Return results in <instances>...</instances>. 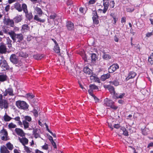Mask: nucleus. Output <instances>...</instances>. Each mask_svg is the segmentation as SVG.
Returning <instances> with one entry per match:
<instances>
[{"instance_id": "obj_11", "label": "nucleus", "mask_w": 153, "mask_h": 153, "mask_svg": "<svg viewBox=\"0 0 153 153\" xmlns=\"http://www.w3.org/2000/svg\"><path fill=\"white\" fill-rule=\"evenodd\" d=\"M119 66L117 64H114L108 68L109 73H113L119 68Z\"/></svg>"}, {"instance_id": "obj_41", "label": "nucleus", "mask_w": 153, "mask_h": 153, "mask_svg": "<svg viewBox=\"0 0 153 153\" xmlns=\"http://www.w3.org/2000/svg\"><path fill=\"white\" fill-rule=\"evenodd\" d=\"M24 150L27 153H30L31 151V149H30L28 147L26 146H24Z\"/></svg>"}, {"instance_id": "obj_5", "label": "nucleus", "mask_w": 153, "mask_h": 153, "mask_svg": "<svg viewBox=\"0 0 153 153\" xmlns=\"http://www.w3.org/2000/svg\"><path fill=\"white\" fill-rule=\"evenodd\" d=\"M16 105L19 108L23 109H26L28 108V105L23 101H18L16 102Z\"/></svg>"}, {"instance_id": "obj_26", "label": "nucleus", "mask_w": 153, "mask_h": 153, "mask_svg": "<svg viewBox=\"0 0 153 153\" xmlns=\"http://www.w3.org/2000/svg\"><path fill=\"white\" fill-rule=\"evenodd\" d=\"M6 145L7 149H8L10 150H12L13 148V145L10 142L7 143L6 144Z\"/></svg>"}, {"instance_id": "obj_58", "label": "nucleus", "mask_w": 153, "mask_h": 153, "mask_svg": "<svg viewBox=\"0 0 153 153\" xmlns=\"http://www.w3.org/2000/svg\"><path fill=\"white\" fill-rule=\"evenodd\" d=\"M95 1L94 0H91L88 3V4H92L94 3Z\"/></svg>"}, {"instance_id": "obj_27", "label": "nucleus", "mask_w": 153, "mask_h": 153, "mask_svg": "<svg viewBox=\"0 0 153 153\" xmlns=\"http://www.w3.org/2000/svg\"><path fill=\"white\" fill-rule=\"evenodd\" d=\"M142 133L144 135H147L149 132V129L146 128H145L142 130Z\"/></svg>"}, {"instance_id": "obj_2", "label": "nucleus", "mask_w": 153, "mask_h": 153, "mask_svg": "<svg viewBox=\"0 0 153 153\" xmlns=\"http://www.w3.org/2000/svg\"><path fill=\"white\" fill-rule=\"evenodd\" d=\"M8 34L10 35L11 38L14 41H15L16 39L21 40L23 39V37L22 34H16L14 31H10L9 32Z\"/></svg>"}, {"instance_id": "obj_35", "label": "nucleus", "mask_w": 153, "mask_h": 153, "mask_svg": "<svg viewBox=\"0 0 153 153\" xmlns=\"http://www.w3.org/2000/svg\"><path fill=\"white\" fill-rule=\"evenodd\" d=\"M125 94L124 93H121L120 94H117L116 95L117 98H123L125 96Z\"/></svg>"}, {"instance_id": "obj_19", "label": "nucleus", "mask_w": 153, "mask_h": 153, "mask_svg": "<svg viewBox=\"0 0 153 153\" xmlns=\"http://www.w3.org/2000/svg\"><path fill=\"white\" fill-rule=\"evenodd\" d=\"M15 131L16 134L18 135L21 136H23L24 135V133L22 129L19 128H16Z\"/></svg>"}, {"instance_id": "obj_62", "label": "nucleus", "mask_w": 153, "mask_h": 153, "mask_svg": "<svg viewBox=\"0 0 153 153\" xmlns=\"http://www.w3.org/2000/svg\"><path fill=\"white\" fill-rule=\"evenodd\" d=\"M10 6L9 5H7L5 7V10L6 11H8L10 9Z\"/></svg>"}, {"instance_id": "obj_12", "label": "nucleus", "mask_w": 153, "mask_h": 153, "mask_svg": "<svg viewBox=\"0 0 153 153\" xmlns=\"http://www.w3.org/2000/svg\"><path fill=\"white\" fill-rule=\"evenodd\" d=\"M4 24L13 27L14 25V22L13 20L7 19L4 22Z\"/></svg>"}, {"instance_id": "obj_15", "label": "nucleus", "mask_w": 153, "mask_h": 153, "mask_svg": "<svg viewBox=\"0 0 153 153\" xmlns=\"http://www.w3.org/2000/svg\"><path fill=\"white\" fill-rule=\"evenodd\" d=\"M22 19V15H17L13 19L14 22L16 23L21 22Z\"/></svg>"}, {"instance_id": "obj_56", "label": "nucleus", "mask_w": 153, "mask_h": 153, "mask_svg": "<svg viewBox=\"0 0 153 153\" xmlns=\"http://www.w3.org/2000/svg\"><path fill=\"white\" fill-rule=\"evenodd\" d=\"M92 91H93V90H92L90 88V89L88 90V92L89 94L91 96H92V97H93L94 96V95L92 93Z\"/></svg>"}, {"instance_id": "obj_18", "label": "nucleus", "mask_w": 153, "mask_h": 153, "mask_svg": "<svg viewBox=\"0 0 153 153\" xmlns=\"http://www.w3.org/2000/svg\"><path fill=\"white\" fill-rule=\"evenodd\" d=\"M19 140L20 142L22 143L24 146H25V145L27 144L28 143V140L25 137H23L22 138H19Z\"/></svg>"}, {"instance_id": "obj_55", "label": "nucleus", "mask_w": 153, "mask_h": 153, "mask_svg": "<svg viewBox=\"0 0 153 153\" xmlns=\"http://www.w3.org/2000/svg\"><path fill=\"white\" fill-rule=\"evenodd\" d=\"M79 11L80 12L83 14L85 13V10L84 9V8L82 7H80L79 8Z\"/></svg>"}, {"instance_id": "obj_17", "label": "nucleus", "mask_w": 153, "mask_h": 153, "mask_svg": "<svg viewBox=\"0 0 153 153\" xmlns=\"http://www.w3.org/2000/svg\"><path fill=\"white\" fill-rule=\"evenodd\" d=\"M14 7L19 12H21L22 9L21 5L19 2H16L14 4Z\"/></svg>"}, {"instance_id": "obj_1", "label": "nucleus", "mask_w": 153, "mask_h": 153, "mask_svg": "<svg viewBox=\"0 0 153 153\" xmlns=\"http://www.w3.org/2000/svg\"><path fill=\"white\" fill-rule=\"evenodd\" d=\"M114 102L111 100L106 98L104 101L103 105L108 107H109L114 110H116L118 107L114 105Z\"/></svg>"}, {"instance_id": "obj_4", "label": "nucleus", "mask_w": 153, "mask_h": 153, "mask_svg": "<svg viewBox=\"0 0 153 153\" xmlns=\"http://www.w3.org/2000/svg\"><path fill=\"white\" fill-rule=\"evenodd\" d=\"M10 60L13 63L16 64V66L19 67L22 65V62L21 61H18L17 56L15 54L11 55L10 57Z\"/></svg>"}, {"instance_id": "obj_52", "label": "nucleus", "mask_w": 153, "mask_h": 153, "mask_svg": "<svg viewBox=\"0 0 153 153\" xmlns=\"http://www.w3.org/2000/svg\"><path fill=\"white\" fill-rule=\"evenodd\" d=\"M42 148L44 150H47L48 149V146L47 144H45L44 145L42 146Z\"/></svg>"}, {"instance_id": "obj_54", "label": "nucleus", "mask_w": 153, "mask_h": 153, "mask_svg": "<svg viewBox=\"0 0 153 153\" xmlns=\"http://www.w3.org/2000/svg\"><path fill=\"white\" fill-rule=\"evenodd\" d=\"M115 3L114 1H111L110 2V6L111 8H114V6Z\"/></svg>"}, {"instance_id": "obj_30", "label": "nucleus", "mask_w": 153, "mask_h": 153, "mask_svg": "<svg viewBox=\"0 0 153 153\" xmlns=\"http://www.w3.org/2000/svg\"><path fill=\"white\" fill-rule=\"evenodd\" d=\"M7 76L4 74L0 75V81L3 82L6 80Z\"/></svg>"}, {"instance_id": "obj_46", "label": "nucleus", "mask_w": 153, "mask_h": 153, "mask_svg": "<svg viewBox=\"0 0 153 153\" xmlns=\"http://www.w3.org/2000/svg\"><path fill=\"white\" fill-rule=\"evenodd\" d=\"M91 58L92 60L93 61H95L97 59L96 54L94 53L91 54Z\"/></svg>"}, {"instance_id": "obj_38", "label": "nucleus", "mask_w": 153, "mask_h": 153, "mask_svg": "<svg viewBox=\"0 0 153 153\" xmlns=\"http://www.w3.org/2000/svg\"><path fill=\"white\" fill-rule=\"evenodd\" d=\"M108 90L111 94H115V91L114 88L111 86H109Z\"/></svg>"}, {"instance_id": "obj_34", "label": "nucleus", "mask_w": 153, "mask_h": 153, "mask_svg": "<svg viewBox=\"0 0 153 153\" xmlns=\"http://www.w3.org/2000/svg\"><path fill=\"white\" fill-rule=\"evenodd\" d=\"M148 61L151 65L153 64V53H152L149 57Z\"/></svg>"}, {"instance_id": "obj_16", "label": "nucleus", "mask_w": 153, "mask_h": 153, "mask_svg": "<svg viewBox=\"0 0 153 153\" xmlns=\"http://www.w3.org/2000/svg\"><path fill=\"white\" fill-rule=\"evenodd\" d=\"M136 74L134 72H130L128 76L126 78V79L127 80L131 79H132L135 77L136 76Z\"/></svg>"}, {"instance_id": "obj_51", "label": "nucleus", "mask_w": 153, "mask_h": 153, "mask_svg": "<svg viewBox=\"0 0 153 153\" xmlns=\"http://www.w3.org/2000/svg\"><path fill=\"white\" fill-rule=\"evenodd\" d=\"M134 10V8H126V11L128 12H133Z\"/></svg>"}, {"instance_id": "obj_7", "label": "nucleus", "mask_w": 153, "mask_h": 153, "mask_svg": "<svg viewBox=\"0 0 153 153\" xmlns=\"http://www.w3.org/2000/svg\"><path fill=\"white\" fill-rule=\"evenodd\" d=\"M0 136L1 140H7V133L4 129H3L0 131Z\"/></svg>"}, {"instance_id": "obj_43", "label": "nucleus", "mask_w": 153, "mask_h": 153, "mask_svg": "<svg viewBox=\"0 0 153 153\" xmlns=\"http://www.w3.org/2000/svg\"><path fill=\"white\" fill-rule=\"evenodd\" d=\"M140 46L139 45H134V49L137 52H139L140 51Z\"/></svg>"}, {"instance_id": "obj_8", "label": "nucleus", "mask_w": 153, "mask_h": 153, "mask_svg": "<svg viewBox=\"0 0 153 153\" xmlns=\"http://www.w3.org/2000/svg\"><path fill=\"white\" fill-rule=\"evenodd\" d=\"M3 94L4 97H5L8 95L10 96H13L14 95L13 89L11 88H9L6 89L5 91L3 93Z\"/></svg>"}, {"instance_id": "obj_14", "label": "nucleus", "mask_w": 153, "mask_h": 153, "mask_svg": "<svg viewBox=\"0 0 153 153\" xmlns=\"http://www.w3.org/2000/svg\"><path fill=\"white\" fill-rule=\"evenodd\" d=\"M0 152V153H10L7 147L4 145L1 146Z\"/></svg>"}, {"instance_id": "obj_33", "label": "nucleus", "mask_w": 153, "mask_h": 153, "mask_svg": "<svg viewBox=\"0 0 153 153\" xmlns=\"http://www.w3.org/2000/svg\"><path fill=\"white\" fill-rule=\"evenodd\" d=\"M23 124L24 126V128L26 129L29 127V124L28 122L26 121V120H23Z\"/></svg>"}, {"instance_id": "obj_20", "label": "nucleus", "mask_w": 153, "mask_h": 153, "mask_svg": "<svg viewBox=\"0 0 153 153\" xmlns=\"http://www.w3.org/2000/svg\"><path fill=\"white\" fill-rule=\"evenodd\" d=\"M29 29L30 28L28 25L26 24H25L22 26L21 31L22 32L24 33L28 31Z\"/></svg>"}, {"instance_id": "obj_59", "label": "nucleus", "mask_w": 153, "mask_h": 153, "mask_svg": "<svg viewBox=\"0 0 153 153\" xmlns=\"http://www.w3.org/2000/svg\"><path fill=\"white\" fill-rule=\"evenodd\" d=\"M51 142L52 143V144L53 146L54 147V148H56V145L55 142L53 141V140L51 141Z\"/></svg>"}, {"instance_id": "obj_25", "label": "nucleus", "mask_w": 153, "mask_h": 153, "mask_svg": "<svg viewBox=\"0 0 153 153\" xmlns=\"http://www.w3.org/2000/svg\"><path fill=\"white\" fill-rule=\"evenodd\" d=\"M26 16L29 20H30L33 19V15L31 13H28V11L27 13H25Z\"/></svg>"}, {"instance_id": "obj_47", "label": "nucleus", "mask_w": 153, "mask_h": 153, "mask_svg": "<svg viewBox=\"0 0 153 153\" xmlns=\"http://www.w3.org/2000/svg\"><path fill=\"white\" fill-rule=\"evenodd\" d=\"M33 132V134L34 135V136L36 138H37L40 137L39 134L38 133L36 132L35 130H34Z\"/></svg>"}, {"instance_id": "obj_44", "label": "nucleus", "mask_w": 153, "mask_h": 153, "mask_svg": "<svg viewBox=\"0 0 153 153\" xmlns=\"http://www.w3.org/2000/svg\"><path fill=\"white\" fill-rule=\"evenodd\" d=\"M8 127L10 128H14L16 127V126L13 124V123H11L9 124Z\"/></svg>"}, {"instance_id": "obj_48", "label": "nucleus", "mask_w": 153, "mask_h": 153, "mask_svg": "<svg viewBox=\"0 0 153 153\" xmlns=\"http://www.w3.org/2000/svg\"><path fill=\"white\" fill-rule=\"evenodd\" d=\"M27 97L29 99H31L34 97V96L32 94H28L27 95Z\"/></svg>"}, {"instance_id": "obj_50", "label": "nucleus", "mask_w": 153, "mask_h": 153, "mask_svg": "<svg viewBox=\"0 0 153 153\" xmlns=\"http://www.w3.org/2000/svg\"><path fill=\"white\" fill-rule=\"evenodd\" d=\"M33 113L34 116L35 117L38 116V112L36 109H34L33 111Z\"/></svg>"}, {"instance_id": "obj_24", "label": "nucleus", "mask_w": 153, "mask_h": 153, "mask_svg": "<svg viewBox=\"0 0 153 153\" xmlns=\"http://www.w3.org/2000/svg\"><path fill=\"white\" fill-rule=\"evenodd\" d=\"M67 27L68 30H71L74 27V24L72 22H68L67 24Z\"/></svg>"}, {"instance_id": "obj_57", "label": "nucleus", "mask_w": 153, "mask_h": 153, "mask_svg": "<svg viewBox=\"0 0 153 153\" xmlns=\"http://www.w3.org/2000/svg\"><path fill=\"white\" fill-rule=\"evenodd\" d=\"M56 16V14H54L51 15L50 16V18L53 19H54Z\"/></svg>"}, {"instance_id": "obj_39", "label": "nucleus", "mask_w": 153, "mask_h": 153, "mask_svg": "<svg viewBox=\"0 0 153 153\" xmlns=\"http://www.w3.org/2000/svg\"><path fill=\"white\" fill-rule=\"evenodd\" d=\"M11 119V118L7 114L4 116V120L5 121H9Z\"/></svg>"}, {"instance_id": "obj_53", "label": "nucleus", "mask_w": 153, "mask_h": 153, "mask_svg": "<svg viewBox=\"0 0 153 153\" xmlns=\"http://www.w3.org/2000/svg\"><path fill=\"white\" fill-rule=\"evenodd\" d=\"M90 77L91 79V80L92 81H94L96 77V76L95 75L93 74L91 75Z\"/></svg>"}, {"instance_id": "obj_9", "label": "nucleus", "mask_w": 153, "mask_h": 153, "mask_svg": "<svg viewBox=\"0 0 153 153\" xmlns=\"http://www.w3.org/2000/svg\"><path fill=\"white\" fill-rule=\"evenodd\" d=\"M0 67H1L3 70L5 71L8 69V65L6 61L4 60H1Z\"/></svg>"}, {"instance_id": "obj_61", "label": "nucleus", "mask_w": 153, "mask_h": 153, "mask_svg": "<svg viewBox=\"0 0 153 153\" xmlns=\"http://www.w3.org/2000/svg\"><path fill=\"white\" fill-rule=\"evenodd\" d=\"M114 127L115 128L117 129L120 127V126L119 124H115L114 125Z\"/></svg>"}, {"instance_id": "obj_29", "label": "nucleus", "mask_w": 153, "mask_h": 153, "mask_svg": "<svg viewBox=\"0 0 153 153\" xmlns=\"http://www.w3.org/2000/svg\"><path fill=\"white\" fill-rule=\"evenodd\" d=\"M121 130L123 132V135L126 136H128V132L125 127H122L121 128Z\"/></svg>"}, {"instance_id": "obj_6", "label": "nucleus", "mask_w": 153, "mask_h": 153, "mask_svg": "<svg viewBox=\"0 0 153 153\" xmlns=\"http://www.w3.org/2000/svg\"><path fill=\"white\" fill-rule=\"evenodd\" d=\"M92 19L93 23L94 24L97 25L99 23L98 16L97 15V12L96 11H93L92 12Z\"/></svg>"}, {"instance_id": "obj_21", "label": "nucleus", "mask_w": 153, "mask_h": 153, "mask_svg": "<svg viewBox=\"0 0 153 153\" xmlns=\"http://www.w3.org/2000/svg\"><path fill=\"white\" fill-rule=\"evenodd\" d=\"M6 51V46L2 44L0 46V53H5Z\"/></svg>"}, {"instance_id": "obj_10", "label": "nucleus", "mask_w": 153, "mask_h": 153, "mask_svg": "<svg viewBox=\"0 0 153 153\" xmlns=\"http://www.w3.org/2000/svg\"><path fill=\"white\" fill-rule=\"evenodd\" d=\"M103 6L104 8L103 10L99 9V10L102 11L104 13H105L108 10V0H103Z\"/></svg>"}, {"instance_id": "obj_63", "label": "nucleus", "mask_w": 153, "mask_h": 153, "mask_svg": "<svg viewBox=\"0 0 153 153\" xmlns=\"http://www.w3.org/2000/svg\"><path fill=\"white\" fill-rule=\"evenodd\" d=\"M7 44H11V43L12 41L9 38H8L7 39Z\"/></svg>"}, {"instance_id": "obj_28", "label": "nucleus", "mask_w": 153, "mask_h": 153, "mask_svg": "<svg viewBox=\"0 0 153 153\" xmlns=\"http://www.w3.org/2000/svg\"><path fill=\"white\" fill-rule=\"evenodd\" d=\"M19 56H20L26 57L28 56V54L22 52H20L19 53H17Z\"/></svg>"}, {"instance_id": "obj_32", "label": "nucleus", "mask_w": 153, "mask_h": 153, "mask_svg": "<svg viewBox=\"0 0 153 153\" xmlns=\"http://www.w3.org/2000/svg\"><path fill=\"white\" fill-rule=\"evenodd\" d=\"M53 50L57 53H60V49L58 44L55 45L54 47Z\"/></svg>"}, {"instance_id": "obj_22", "label": "nucleus", "mask_w": 153, "mask_h": 153, "mask_svg": "<svg viewBox=\"0 0 153 153\" xmlns=\"http://www.w3.org/2000/svg\"><path fill=\"white\" fill-rule=\"evenodd\" d=\"M83 71L88 75H90L92 73V71L88 67H85L84 68Z\"/></svg>"}, {"instance_id": "obj_36", "label": "nucleus", "mask_w": 153, "mask_h": 153, "mask_svg": "<svg viewBox=\"0 0 153 153\" xmlns=\"http://www.w3.org/2000/svg\"><path fill=\"white\" fill-rule=\"evenodd\" d=\"M43 57L42 56L39 54H36L33 56V57L36 59H40Z\"/></svg>"}, {"instance_id": "obj_23", "label": "nucleus", "mask_w": 153, "mask_h": 153, "mask_svg": "<svg viewBox=\"0 0 153 153\" xmlns=\"http://www.w3.org/2000/svg\"><path fill=\"white\" fill-rule=\"evenodd\" d=\"M110 77V74L108 73L102 75L101 77V79L102 81H105L106 79L109 78Z\"/></svg>"}, {"instance_id": "obj_45", "label": "nucleus", "mask_w": 153, "mask_h": 153, "mask_svg": "<svg viewBox=\"0 0 153 153\" xmlns=\"http://www.w3.org/2000/svg\"><path fill=\"white\" fill-rule=\"evenodd\" d=\"M111 84L114 85L115 86H117L119 85V82L117 80L114 81L110 82Z\"/></svg>"}, {"instance_id": "obj_40", "label": "nucleus", "mask_w": 153, "mask_h": 153, "mask_svg": "<svg viewBox=\"0 0 153 153\" xmlns=\"http://www.w3.org/2000/svg\"><path fill=\"white\" fill-rule=\"evenodd\" d=\"M103 58L104 59L107 60L110 59L111 57L109 54L104 53L103 56Z\"/></svg>"}, {"instance_id": "obj_31", "label": "nucleus", "mask_w": 153, "mask_h": 153, "mask_svg": "<svg viewBox=\"0 0 153 153\" xmlns=\"http://www.w3.org/2000/svg\"><path fill=\"white\" fill-rule=\"evenodd\" d=\"M22 9L23 10L24 12L25 13H27L28 11L27 9V7L26 4H23L22 5Z\"/></svg>"}, {"instance_id": "obj_13", "label": "nucleus", "mask_w": 153, "mask_h": 153, "mask_svg": "<svg viewBox=\"0 0 153 153\" xmlns=\"http://www.w3.org/2000/svg\"><path fill=\"white\" fill-rule=\"evenodd\" d=\"M34 12L38 15L39 16H41L42 14V11L41 9L37 7H34Z\"/></svg>"}, {"instance_id": "obj_37", "label": "nucleus", "mask_w": 153, "mask_h": 153, "mask_svg": "<svg viewBox=\"0 0 153 153\" xmlns=\"http://www.w3.org/2000/svg\"><path fill=\"white\" fill-rule=\"evenodd\" d=\"M39 15H35L34 17V19L38 22H44V20H42L40 18H39Z\"/></svg>"}, {"instance_id": "obj_64", "label": "nucleus", "mask_w": 153, "mask_h": 153, "mask_svg": "<svg viewBox=\"0 0 153 153\" xmlns=\"http://www.w3.org/2000/svg\"><path fill=\"white\" fill-rule=\"evenodd\" d=\"M35 152L36 153H44L42 152L37 149H36Z\"/></svg>"}, {"instance_id": "obj_49", "label": "nucleus", "mask_w": 153, "mask_h": 153, "mask_svg": "<svg viewBox=\"0 0 153 153\" xmlns=\"http://www.w3.org/2000/svg\"><path fill=\"white\" fill-rule=\"evenodd\" d=\"M25 120H26V121L30 122L31 120V118L30 117L28 116H26L25 117Z\"/></svg>"}, {"instance_id": "obj_3", "label": "nucleus", "mask_w": 153, "mask_h": 153, "mask_svg": "<svg viewBox=\"0 0 153 153\" xmlns=\"http://www.w3.org/2000/svg\"><path fill=\"white\" fill-rule=\"evenodd\" d=\"M2 95L0 94V109L4 108L7 109L8 107L9 103L7 101L5 100H2Z\"/></svg>"}, {"instance_id": "obj_60", "label": "nucleus", "mask_w": 153, "mask_h": 153, "mask_svg": "<svg viewBox=\"0 0 153 153\" xmlns=\"http://www.w3.org/2000/svg\"><path fill=\"white\" fill-rule=\"evenodd\" d=\"M93 97L94 98V99L95 101L96 102H99V100H100L97 97H96V96H94Z\"/></svg>"}, {"instance_id": "obj_42", "label": "nucleus", "mask_w": 153, "mask_h": 153, "mask_svg": "<svg viewBox=\"0 0 153 153\" xmlns=\"http://www.w3.org/2000/svg\"><path fill=\"white\" fill-rule=\"evenodd\" d=\"M89 87H90V88L92 90H96V89H98V87L97 86H96L94 85H93V84L89 86Z\"/></svg>"}]
</instances>
